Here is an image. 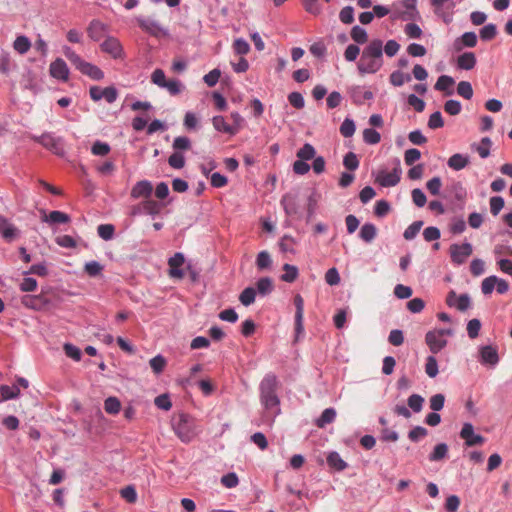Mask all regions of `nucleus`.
Wrapping results in <instances>:
<instances>
[{
    "label": "nucleus",
    "instance_id": "obj_1",
    "mask_svg": "<svg viewBox=\"0 0 512 512\" xmlns=\"http://www.w3.org/2000/svg\"><path fill=\"white\" fill-rule=\"evenodd\" d=\"M383 66V42L371 40L362 50L357 69L360 74H374Z\"/></svg>",
    "mask_w": 512,
    "mask_h": 512
},
{
    "label": "nucleus",
    "instance_id": "obj_2",
    "mask_svg": "<svg viewBox=\"0 0 512 512\" xmlns=\"http://www.w3.org/2000/svg\"><path fill=\"white\" fill-rule=\"evenodd\" d=\"M278 380L275 374H266L259 385L260 401L266 410L280 413V399L277 395Z\"/></svg>",
    "mask_w": 512,
    "mask_h": 512
},
{
    "label": "nucleus",
    "instance_id": "obj_3",
    "mask_svg": "<svg viewBox=\"0 0 512 512\" xmlns=\"http://www.w3.org/2000/svg\"><path fill=\"white\" fill-rule=\"evenodd\" d=\"M153 192V186L150 181L148 180H141L137 182L133 188L131 189V197L132 198H145L144 202L139 204L134 213L139 214H147V215H154L159 213L161 209V205L158 204L156 201L148 199L150 198L151 194Z\"/></svg>",
    "mask_w": 512,
    "mask_h": 512
},
{
    "label": "nucleus",
    "instance_id": "obj_4",
    "mask_svg": "<svg viewBox=\"0 0 512 512\" xmlns=\"http://www.w3.org/2000/svg\"><path fill=\"white\" fill-rule=\"evenodd\" d=\"M172 429L178 438L184 442H191L197 435L195 419L186 413H179L172 417Z\"/></svg>",
    "mask_w": 512,
    "mask_h": 512
},
{
    "label": "nucleus",
    "instance_id": "obj_5",
    "mask_svg": "<svg viewBox=\"0 0 512 512\" xmlns=\"http://www.w3.org/2000/svg\"><path fill=\"white\" fill-rule=\"evenodd\" d=\"M63 55L70 61V63L83 75L88 76L92 80H102L104 78L103 71L96 65L85 61L78 55L71 47H62Z\"/></svg>",
    "mask_w": 512,
    "mask_h": 512
},
{
    "label": "nucleus",
    "instance_id": "obj_6",
    "mask_svg": "<svg viewBox=\"0 0 512 512\" xmlns=\"http://www.w3.org/2000/svg\"><path fill=\"white\" fill-rule=\"evenodd\" d=\"M138 26L146 33L153 37H161L166 36L167 31L160 26L159 23H157L154 20H150L148 18L138 16L135 18Z\"/></svg>",
    "mask_w": 512,
    "mask_h": 512
},
{
    "label": "nucleus",
    "instance_id": "obj_7",
    "mask_svg": "<svg viewBox=\"0 0 512 512\" xmlns=\"http://www.w3.org/2000/svg\"><path fill=\"white\" fill-rule=\"evenodd\" d=\"M21 303L29 309L43 310L47 308L51 301L45 293L38 295H25L21 298Z\"/></svg>",
    "mask_w": 512,
    "mask_h": 512
},
{
    "label": "nucleus",
    "instance_id": "obj_8",
    "mask_svg": "<svg viewBox=\"0 0 512 512\" xmlns=\"http://www.w3.org/2000/svg\"><path fill=\"white\" fill-rule=\"evenodd\" d=\"M100 48L104 53L109 54L114 59H122L124 57L122 44L113 36L107 37L100 45Z\"/></svg>",
    "mask_w": 512,
    "mask_h": 512
},
{
    "label": "nucleus",
    "instance_id": "obj_9",
    "mask_svg": "<svg viewBox=\"0 0 512 512\" xmlns=\"http://www.w3.org/2000/svg\"><path fill=\"white\" fill-rule=\"evenodd\" d=\"M400 175L401 168L398 165L391 172L381 170L376 177V182L383 187H393L399 183Z\"/></svg>",
    "mask_w": 512,
    "mask_h": 512
},
{
    "label": "nucleus",
    "instance_id": "obj_10",
    "mask_svg": "<svg viewBox=\"0 0 512 512\" xmlns=\"http://www.w3.org/2000/svg\"><path fill=\"white\" fill-rule=\"evenodd\" d=\"M425 342L433 354H437L447 345V340L442 337V332L428 331Z\"/></svg>",
    "mask_w": 512,
    "mask_h": 512
},
{
    "label": "nucleus",
    "instance_id": "obj_11",
    "mask_svg": "<svg viewBox=\"0 0 512 512\" xmlns=\"http://www.w3.org/2000/svg\"><path fill=\"white\" fill-rule=\"evenodd\" d=\"M472 251L470 243L453 244L450 247L451 259L454 263L462 264L472 254Z\"/></svg>",
    "mask_w": 512,
    "mask_h": 512
},
{
    "label": "nucleus",
    "instance_id": "obj_12",
    "mask_svg": "<svg viewBox=\"0 0 512 512\" xmlns=\"http://www.w3.org/2000/svg\"><path fill=\"white\" fill-rule=\"evenodd\" d=\"M50 75L58 80L67 82L69 79V68L62 58H57L49 66Z\"/></svg>",
    "mask_w": 512,
    "mask_h": 512
},
{
    "label": "nucleus",
    "instance_id": "obj_13",
    "mask_svg": "<svg viewBox=\"0 0 512 512\" xmlns=\"http://www.w3.org/2000/svg\"><path fill=\"white\" fill-rule=\"evenodd\" d=\"M460 437L465 440V444L469 447L481 445L485 441L483 436L474 433V427L471 423H464L460 431Z\"/></svg>",
    "mask_w": 512,
    "mask_h": 512
},
{
    "label": "nucleus",
    "instance_id": "obj_14",
    "mask_svg": "<svg viewBox=\"0 0 512 512\" xmlns=\"http://www.w3.org/2000/svg\"><path fill=\"white\" fill-rule=\"evenodd\" d=\"M479 360L483 365L496 366L499 362L497 348L487 345L479 349Z\"/></svg>",
    "mask_w": 512,
    "mask_h": 512
},
{
    "label": "nucleus",
    "instance_id": "obj_15",
    "mask_svg": "<svg viewBox=\"0 0 512 512\" xmlns=\"http://www.w3.org/2000/svg\"><path fill=\"white\" fill-rule=\"evenodd\" d=\"M38 214L41 221L50 222L51 224L67 223L71 221L69 215L61 211L46 213L45 210L39 209Z\"/></svg>",
    "mask_w": 512,
    "mask_h": 512
},
{
    "label": "nucleus",
    "instance_id": "obj_16",
    "mask_svg": "<svg viewBox=\"0 0 512 512\" xmlns=\"http://www.w3.org/2000/svg\"><path fill=\"white\" fill-rule=\"evenodd\" d=\"M184 256L182 253H175L168 261L169 265V276L171 278L181 279L184 276V271L181 266L184 264Z\"/></svg>",
    "mask_w": 512,
    "mask_h": 512
},
{
    "label": "nucleus",
    "instance_id": "obj_17",
    "mask_svg": "<svg viewBox=\"0 0 512 512\" xmlns=\"http://www.w3.org/2000/svg\"><path fill=\"white\" fill-rule=\"evenodd\" d=\"M39 142L47 149L51 150L57 155L64 153L62 141L59 138H55L50 134H44L40 137Z\"/></svg>",
    "mask_w": 512,
    "mask_h": 512
},
{
    "label": "nucleus",
    "instance_id": "obj_18",
    "mask_svg": "<svg viewBox=\"0 0 512 512\" xmlns=\"http://www.w3.org/2000/svg\"><path fill=\"white\" fill-rule=\"evenodd\" d=\"M107 32V26L99 20H92L87 27V34L93 41H99Z\"/></svg>",
    "mask_w": 512,
    "mask_h": 512
},
{
    "label": "nucleus",
    "instance_id": "obj_19",
    "mask_svg": "<svg viewBox=\"0 0 512 512\" xmlns=\"http://www.w3.org/2000/svg\"><path fill=\"white\" fill-rule=\"evenodd\" d=\"M294 305L296 308L295 313V331L297 334L303 332V314H304V300L300 294L294 297Z\"/></svg>",
    "mask_w": 512,
    "mask_h": 512
},
{
    "label": "nucleus",
    "instance_id": "obj_20",
    "mask_svg": "<svg viewBox=\"0 0 512 512\" xmlns=\"http://www.w3.org/2000/svg\"><path fill=\"white\" fill-rule=\"evenodd\" d=\"M477 44V36L474 32H465L460 38L454 42V48L456 51H460L463 47H475Z\"/></svg>",
    "mask_w": 512,
    "mask_h": 512
},
{
    "label": "nucleus",
    "instance_id": "obj_21",
    "mask_svg": "<svg viewBox=\"0 0 512 512\" xmlns=\"http://www.w3.org/2000/svg\"><path fill=\"white\" fill-rule=\"evenodd\" d=\"M476 65V56L473 52H465L458 56L457 66L463 70H471Z\"/></svg>",
    "mask_w": 512,
    "mask_h": 512
},
{
    "label": "nucleus",
    "instance_id": "obj_22",
    "mask_svg": "<svg viewBox=\"0 0 512 512\" xmlns=\"http://www.w3.org/2000/svg\"><path fill=\"white\" fill-rule=\"evenodd\" d=\"M212 124L217 131L224 132L230 135L237 134V127L231 126L228 123H226L223 116L213 117Z\"/></svg>",
    "mask_w": 512,
    "mask_h": 512
},
{
    "label": "nucleus",
    "instance_id": "obj_23",
    "mask_svg": "<svg viewBox=\"0 0 512 512\" xmlns=\"http://www.w3.org/2000/svg\"><path fill=\"white\" fill-rule=\"evenodd\" d=\"M448 166L455 170L459 171L465 168L469 164V157L460 153L453 154L447 162Z\"/></svg>",
    "mask_w": 512,
    "mask_h": 512
},
{
    "label": "nucleus",
    "instance_id": "obj_24",
    "mask_svg": "<svg viewBox=\"0 0 512 512\" xmlns=\"http://www.w3.org/2000/svg\"><path fill=\"white\" fill-rule=\"evenodd\" d=\"M455 83L454 79L448 75H442L438 78L435 89L438 91H444L446 95H451L452 90L450 89Z\"/></svg>",
    "mask_w": 512,
    "mask_h": 512
},
{
    "label": "nucleus",
    "instance_id": "obj_25",
    "mask_svg": "<svg viewBox=\"0 0 512 512\" xmlns=\"http://www.w3.org/2000/svg\"><path fill=\"white\" fill-rule=\"evenodd\" d=\"M492 146V141L489 137H484L481 139L479 144H472V149H474L481 158H487L490 155V148Z\"/></svg>",
    "mask_w": 512,
    "mask_h": 512
},
{
    "label": "nucleus",
    "instance_id": "obj_26",
    "mask_svg": "<svg viewBox=\"0 0 512 512\" xmlns=\"http://www.w3.org/2000/svg\"><path fill=\"white\" fill-rule=\"evenodd\" d=\"M336 418V411L334 408L325 409L320 417L316 420L315 424L319 428H324L327 424L332 423Z\"/></svg>",
    "mask_w": 512,
    "mask_h": 512
},
{
    "label": "nucleus",
    "instance_id": "obj_27",
    "mask_svg": "<svg viewBox=\"0 0 512 512\" xmlns=\"http://www.w3.org/2000/svg\"><path fill=\"white\" fill-rule=\"evenodd\" d=\"M448 456V445L446 443L437 444L429 455V460L437 462L445 459Z\"/></svg>",
    "mask_w": 512,
    "mask_h": 512
},
{
    "label": "nucleus",
    "instance_id": "obj_28",
    "mask_svg": "<svg viewBox=\"0 0 512 512\" xmlns=\"http://www.w3.org/2000/svg\"><path fill=\"white\" fill-rule=\"evenodd\" d=\"M327 463L330 467L337 471H343L347 467V463L341 458L337 452H331L327 457Z\"/></svg>",
    "mask_w": 512,
    "mask_h": 512
},
{
    "label": "nucleus",
    "instance_id": "obj_29",
    "mask_svg": "<svg viewBox=\"0 0 512 512\" xmlns=\"http://www.w3.org/2000/svg\"><path fill=\"white\" fill-rule=\"evenodd\" d=\"M104 409H105L106 413L111 414V415H116L121 410V402L117 397H113V396L108 397L104 401Z\"/></svg>",
    "mask_w": 512,
    "mask_h": 512
},
{
    "label": "nucleus",
    "instance_id": "obj_30",
    "mask_svg": "<svg viewBox=\"0 0 512 512\" xmlns=\"http://www.w3.org/2000/svg\"><path fill=\"white\" fill-rule=\"evenodd\" d=\"M30 47L31 42L26 36H18L13 43V48L20 54L27 53Z\"/></svg>",
    "mask_w": 512,
    "mask_h": 512
},
{
    "label": "nucleus",
    "instance_id": "obj_31",
    "mask_svg": "<svg viewBox=\"0 0 512 512\" xmlns=\"http://www.w3.org/2000/svg\"><path fill=\"white\" fill-rule=\"evenodd\" d=\"M1 400H9L19 396L20 390L17 386L2 385L0 387Z\"/></svg>",
    "mask_w": 512,
    "mask_h": 512
},
{
    "label": "nucleus",
    "instance_id": "obj_32",
    "mask_svg": "<svg viewBox=\"0 0 512 512\" xmlns=\"http://www.w3.org/2000/svg\"><path fill=\"white\" fill-rule=\"evenodd\" d=\"M424 398L419 394H412L408 397L407 404L414 413L422 410Z\"/></svg>",
    "mask_w": 512,
    "mask_h": 512
},
{
    "label": "nucleus",
    "instance_id": "obj_33",
    "mask_svg": "<svg viewBox=\"0 0 512 512\" xmlns=\"http://www.w3.org/2000/svg\"><path fill=\"white\" fill-rule=\"evenodd\" d=\"M255 297L256 290L253 287H247L241 292L239 300L244 306H249L254 303Z\"/></svg>",
    "mask_w": 512,
    "mask_h": 512
},
{
    "label": "nucleus",
    "instance_id": "obj_34",
    "mask_svg": "<svg viewBox=\"0 0 512 512\" xmlns=\"http://www.w3.org/2000/svg\"><path fill=\"white\" fill-rule=\"evenodd\" d=\"M351 38L358 44H364L368 40V35L364 28L360 26H354L351 29Z\"/></svg>",
    "mask_w": 512,
    "mask_h": 512
},
{
    "label": "nucleus",
    "instance_id": "obj_35",
    "mask_svg": "<svg viewBox=\"0 0 512 512\" xmlns=\"http://www.w3.org/2000/svg\"><path fill=\"white\" fill-rule=\"evenodd\" d=\"M150 367L155 374H160L166 367V359L162 355H157L149 361Z\"/></svg>",
    "mask_w": 512,
    "mask_h": 512
},
{
    "label": "nucleus",
    "instance_id": "obj_36",
    "mask_svg": "<svg viewBox=\"0 0 512 512\" xmlns=\"http://www.w3.org/2000/svg\"><path fill=\"white\" fill-rule=\"evenodd\" d=\"M363 140L367 144L375 145L380 142L381 136L375 129L367 128L363 131Z\"/></svg>",
    "mask_w": 512,
    "mask_h": 512
},
{
    "label": "nucleus",
    "instance_id": "obj_37",
    "mask_svg": "<svg viewBox=\"0 0 512 512\" xmlns=\"http://www.w3.org/2000/svg\"><path fill=\"white\" fill-rule=\"evenodd\" d=\"M283 269L285 273L281 276V280L288 283L294 282L298 276L297 267L290 264H285Z\"/></svg>",
    "mask_w": 512,
    "mask_h": 512
},
{
    "label": "nucleus",
    "instance_id": "obj_38",
    "mask_svg": "<svg viewBox=\"0 0 512 512\" xmlns=\"http://www.w3.org/2000/svg\"><path fill=\"white\" fill-rule=\"evenodd\" d=\"M18 234L19 230L14 226H0V235L7 242H12Z\"/></svg>",
    "mask_w": 512,
    "mask_h": 512
},
{
    "label": "nucleus",
    "instance_id": "obj_39",
    "mask_svg": "<svg viewBox=\"0 0 512 512\" xmlns=\"http://www.w3.org/2000/svg\"><path fill=\"white\" fill-rule=\"evenodd\" d=\"M340 133L345 138L352 137L355 133L354 121L352 119L346 118L340 126Z\"/></svg>",
    "mask_w": 512,
    "mask_h": 512
},
{
    "label": "nucleus",
    "instance_id": "obj_40",
    "mask_svg": "<svg viewBox=\"0 0 512 512\" xmlns=\"http://www.w3.org/2000/svg\"><path fill=\"white\" fill-rule=\"evenodd\" d=\"M256 285L257 291L262 295L269 294L273 290V283L269 277L260 278Z\"/></svg>",
    "mask_w": 512,
    "mask_h": 512
},
{
    "label": "nucleus",
    "instance_id": "obj_41",
    "mask_svg": "<svg viewBox=\"0 0 512 512\" xmlns=\"http://www.w3.org/2000/svg\"><path fill=\"white\" fill-rule=\"evenodd\" d=\"M315 154V148L311 144L306 143L302 148L298 150L297 157L301 160L307 161L314 158Z\"/></svg>",
    "mask_w": 512,
    "mask_h": 512
},
{
    "label": "nucleus",
    "instance_id": "obj_42",
    "mask_svg": "<svg viewBox=\"0 0 512 512\" xmlns=\"http://www.w3.org/2000/svg\"><path fill=\"white\" fill-rule=\"evenodd\" d=\"M457 93L463 98L469 100L473 96V88L470 82L461 81L457 86Z\"/></svg>",
    "mask_w": 512,
    "mask_h": 512
},
{
    "label": "nucleus",
    "instance_id": "obj_43",
    "mask_svg": "<svg viewBox=\"0 0 512 512\" xmlns=\"http://www.w3.org/2000/svg\"><path fill=\"white\" fill-rule=\"evenodd\" d=\"M271 264L272 260L270 254L267 251H261L260 253H258L256 258V265L258 269L263 270L270 268Z\"/></svg>",
    "mask_w": 512,
    "mask_h": 512
},
{
    "label": "nucleus",
    "instance_id": "obj_44",
    "mask_svg": "<svg viewBox=\"0 0 512 512\" xmlns=\"http://www.w3.org/2000/svg\"><path fill=\"white\" fill-rule=\"evenodd\" d=\"M425 372L430 378H434L438 375V363L434 356L427 357Z\"/></svg>",
    "mask_w": 512,
    "mask_h": 512
},
{
    "label": "nucleus",
    "instance_id": "obj_45",
    "mask_svg": "<svg viewBox=\"0 0 512 512\" xmlns=\"http://www.w3.org/2000/svg\"><path fill=\"white\" fill-rule=\"evenodd\" d=\"M497 28L495 24H487L480 30V38L484 41H489L495 38Z\"/></svg>",
    "mask_w": 512,
    "mask_h": 512
},
{
    "label": "nucleus",
    "instance_id": "obj_46",
    "mask_svg": "<svg viewBox=\"0 0 512 512\" xmlns=\"http://www.w3.org/2000/svg\"><path fill=\"white\" fill-rule=\"evenodd\" d=\"M411 80V77L409 74H404L401 71H394L390 75V82L397 87L402 86L405 82H408Z\"/></svg>",
    "mask_w": 512,
    "mask_h": 512
},
{
    "label": "nucleus",
    "instance_id": "obj_47",
    "mask_svg": "<svg viewBox=\"0 0 512 512\" xmlns=\"http://www.w3.org/2000/svg\"><path fill=\"white\" fill-rule=\"evenodd\" d=\"M162 88L166 89L171 95H178L183 90V85L177 79H169Z\"/></svg>",
    "mask_w": 512,
    "mask_h": 512
},
{
    "label": "nucleus",
    "instance_id": "obj_48",
    "mask_svg": "<svg viewBox=\"0 0 512 512\" xmlns=\"http://www.w3.org/2000/svg\"><path fill=\"white\" fill-rule=\"evenodd\" d=\"M343 165L351 171L356 170L359 167V160L355 153L348 152L343 159Z\"/></svg>",
    "mask_w": 512,
    "mask_h": 512
},
{
    "label": "nucleus",
    "instance_id": "obj_49",
    "mask_svg": "<svg viewBox=\"0 0 512 512\" xmlns=\"http://www.w3.org/2000/svg\"><path fill=\"white\" fill-rule=\"evenodd\" d=\"M120 495L128 503H135L137 501V492L134 486L129 485L120 490Z\"/></svg>",
    "mask_w": 512,
    "mask_h": 512
},
{
    "label": "nucleus",
    "instance_id": "obj_50",
    "mask_svg": "<svg viewBox=\"0 0 512 512\" xmlns=\"http://www.w3.org/2000/svg\"><path fill=\"white\" fill-rule=\"evenodd\" d=\"M428 435V431L426 428L422 426H415L408 432V438L412 442H418L420 439L426 437Z\"/></svg>",
    "mask_w": 512,
    "mask_h": 512
},
{
    "label": "nucleus",
    "instance_id": "obj_51",
    "mask_svg": "<svg viewBox=\"0 0 512 512\" xmlns=\"http://www.w3.org/2000/svg\"><path fill=\"white\" fill-rule=\"evenodd\" d=\"M168 163L174 169H181L185 165V158L182 153L174 152L169 156Z\"/></svg>",
    "mask_w": 512,
    "mask_h": 512
},
{
    "label": "nucleus",
    "instance_id": "obj_52",
    "mask_svg": "<svg viewBox=\"0 0 512 512\" xmlns=\"http://www.w3.org/2000/svg\"><path fill=\"white\" fill-rule=\"evenodd\" d=\"M295 244H296V241L294 240V238H292L291 236H288V235H284L279 242V247H280L281 251L284 253H287V252L293 253Z\"/></svg>",
    "mask_w": 512,
    "mask_h": 512
},
{
    "label": "nucleus",
    "instance_id": "obj_53",
    "mask_svg": "<svg viewBox=\"0 0 512 512\" xmlns=\"http://www.w3.org/2000/svg\"><path fill=\"white\" fill-rule=\"evenodd\" d=\"M233 49L238 55H246L250 51V46L246 40L237 38L233 43Z\"/></svg>",
    "mask_w": 512,
    "mask_h": 512
},
{
    "label": "nucleus",
    "instance_id": "obj_54",
    "mask_svg": "<svg viewBox=\"0 0 512 512\" xmlns=\"http://www.w3.org/2000/svg\"><path fill=\"white\" fill-rule=\"evenodd\" d=\"M497 277L489 276L482 281L481 290L485 295L491 294L496 287Z\"/></svg>",
    "mask_w": 512,
    "mask_h": 512
},
{
    "label": "nucleus",
    "instance_id": "obj_55",
    "mask_svg": "<svg viewBox=\"0 0 512 512\" xmlns=\"http://www.w3.org/2000/svg\"><path fill=\"white\" fill-rule=\"evenodd\" d=\"M481 329V322L479 319H471L467 324V333L471 339H475L479 335Z\"/></svg>",
    "mask_w": 512,
    "mask_h": 512
},
{
    "label": "nucleus",
    "instance_id": "obj_56",
    "mask_svg": "<svg viewBox=\"0 0 512 512\" xmlns=\"http://www.w3.org/2000/svg\"><path fill=\"white\" fill-rule=\"evenodd\" d=\"M421 157V152L418 149L411 148L405 151L404 161L408 166L413 165Z\"/></svg>",
    "mask_w": 512,
    "mask_h": 512
},
{
    "label": "nucleus",
    "instance_id": "obj_57",
    "mask_svg": "<svg viewBox=\"0 0 512 512\" xmlns=\"http://www.w3.org/2000/svg\"><path fill=\"white\" fill-rule=\"evenodd\" d=\"M173 148L177 150V152L181 150H189L191 148V141L186 136L176 137L173 141Z\"/></svg>",
    "mask_w": 512,
    "mask_h": 512
},
{
    "label": "nucleus",
    "instance_id": "obj_58",
    "mask_svg": "<svg viewBox=\"0 0 512 512\" xmlns=\"http://www.w3.org/2000/svg\"><path fill=\"white\" fill-rule=\"evenodd\" d=\"M340 280L339 272L335 267L328 269L325 273V281L330 286L338 285Z\"/></svg>",
    "mask_w": 512,
    "mask_h": 512
},
{
    "label": "nucleus",
    "instance_id": "obj_59",
    "mask_svg": "<svg viewBox=\"0 0 512 512\" xmlns=\"http://www.w3.org/2000/svg\"><path fill=\"white\" fill-rule=\"evenodd\" d=\"M339 18L344 24H351L354 22V9L351 6H346L341 9Z\"/></svg>",
    "mask_w": 512,
    "mask_h": 512
},
{
    "label": "nucleus",
    "instance_id": "obj_60",
    "mask_svg": "<svg viewBox=\"0 0 512 512\" xmlns=\"http://www.w3.org/2000/svg\"><path fill=\"white\" fill-rule=\"evenodd\" d=\"M151 82L162 88L167 82L164 71L162 69H155L151 74Z\"/></svg>",
    "mask_w": 512,
    "mask_h": 512
},
{
    "label": "nucleus",
    "instance_id": "obj_61",
    "mask_svg": "<svg viewBox=\"0 0 512 512\" xmlns=\"http://www.w3.org/2000/svg\"><path fill=\"white\" fill-rule=\"evenodd\" d=\"M388 341L393 346L402 345L404 343L403 331L399 329L392 330L388 336Z\"/></svg>",
    "mask_w": 512,
    "mask_h": 512
},
{
    "label": "nucleus",
    "instance_id": "obj_62",
    "mask_svg": "<svg viewBox=\"0 0 512 512\" xmlns=\"http://www.w3.org/2000/svg\"><path fill=\"white\" fill-rule=\"evenodd\" d=\"M157 408L168 411L172 407V402L167 394L159 395L154 401Z\"/></svg>",
    "mask_w": 512,
    "mask_h": 512
},
{
    "label": "nucleus",
    "instance_id": "obj_63",
    "mask_svg": "<svg viewBox=\"0 0 512 512\" xmlns=\"http://www.w3.org/2000/svg\"><path fill=\"white\" fill-rule=\"evenodd\" d=\"M461 109V103L456 100H448L444 104L445 112L452 116L458 115L461 112Z\"/></svg>",
    "mask_w": 512,
    "mask_h": 512
},
{
    "label": "nucleus",
    "instance_id": "obj_64",
    "mask_svg": "<svg viewBox=\"0 0 512 512\" xmlns=\"http://www.w3.org/2000/svg\"><path fill=\"white\" fill-rule=\"evenodd\" d=\"M460 506V499L456 495H450L445 502L446 512H457Z\"/></svg>",
    "mask_w": 512,
    "mask_h": 512
}]
</instances>
